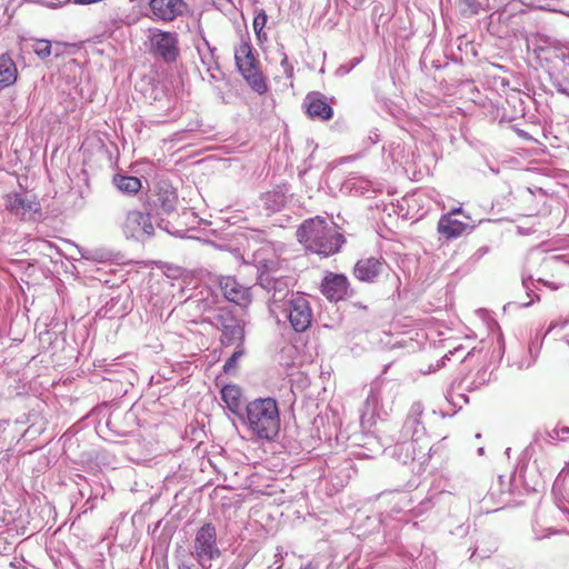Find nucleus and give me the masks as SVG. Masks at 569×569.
I'll list each match as a JSON object with an SVG mask.
<instances>
[{
  "label": "nucleus",
  "instance_id": "obj_1",
  "mask_svg": "<svg viewBox=\"0 0 569 569\" xmlns=\"http://www.w3.org/2000/svg\"><path fill=\"white\" fill-rule=\"evenodd\" d=\"M298 239L307 250L325 257L336 253L345 242L343 236L320 217L306 220L298 230Z\"/></svg>",
  "mask_w": 569,
  "mask_h": 569
},
{
  "label": "nucleus",
  "instance_id": "obj_2",
  "mask_svg": "<svg viewBox=\"0 0 569 569\" xmlns=\"http://www.w3.org/2000/svg\"><path fill=\"white\" fill-rule=\"evenodd\" d=\"M246 412V422L252 436L263 440H272L278 436L280 415L274 399H256L247 405Z\"/></svg>",
  "mask_w": 569,
  "mask_h": 569
},
{
  "label": "nucleus",
  "instance_id": "obj_3",
  "mask_svg": "<svg viewBox=\"0 0 569 569\" xmlns=\"http://www.w3.org/2000/svg\"><path fill=\"white\" fill-rule=\"evenodd\" d=\"M220 556L216 528L206 523L196 533L189 560L182 561L179 569H221Z\"/></svg>",
  "mask_w": 569,
  "mask_h": 569
},
{
  "label": "nucleus",
  "instance_id": "obj_4",
  "mask_svg": "<svg viewBox=\"0 0 569 569\" xmlns=\"http://www.w3.org/2000/svg\"><path fill=\"white\" fill-rule=\"evenodd\" d=\"M270 315L278 323L289 322L296 332H305L313 318L309 300L300 292L291 293V298H287V301L270 311Z\"/></svg>",
  "mask_w": 569,
  "mask_h": 569
},
{
  "label": "nucleus",
  "instance_id": "obj_5",
  "mask_svg": "<svg viewBox=\"0 0 569 569\" xmlns=\"http://www.w3.org/2000/svg\"><path fill=\"white\" fill-rule=\"evenodd\" d=\"M270 262L263 263L259 267V284L270 295L269 299V312L273 309H278L279 306L287 301V298H291L290 279L284 277L280 270L274 269Z\"/></svg>",
  "mask_w": 569,
  "mask_h": 569
},
{
  "label": "nucleus",
  "instance_id": "obj_6",
  "mask_svg": "<svg viewBox=\"0 0 569 569\" xmlns=\"http://www.w3.org/2000/svg\"><path fill=\"white\" fill-rule=\"evenodd\" d=\"M237 68L247 83L258 93L267 91V83L258 67V61L252 54V47L249 42L242 41L234 49Z\"/></svg>",
  "mask_w": 569,
  "mask_h": 569
},
{
  "label": "nucleus",
  "instance_id": "obj_7",
  "mask_svg": "<svg viewBox=\"0 0 569 569\" xmlns=\"http://www.w3.org/2000/svg\"><path fill=\"white\" fill-rule=\"evenodd\" d=\"M6 210L21 221H34L41 216V204L34 194L9 192L3 197Z\"/></svg>",
  "mask_w": 569,
  "mask_h": 569
},
{
  "label": "nucleus",
  "instance_id": "obj_8",
  "mask_svg": "<svg viewBox=\"0 0 569 569\" xmlns=\"http://www.w3.org/2000/svg\"><path fill=\"white\" fill-rule=\"evenodd\" d=\"M149 51L164 62H174L180 56L179 38L176 32L160 29L149 30Z\"/></svg>",
  "mask_w": 569,
  "mask_h": 569
},
{
  "label": "nucleus",
  "instance_id": "obj_9",
  "mask_svg": "<svg viewBox=\"0 0 569 569\" xmlns=\"http://www.w3.org/2000/svg\"><path fill=\"white\" fill-rule=\"evenodd\" d=\"M122 233L127 239L144 241L154 233V227L151 222L149 212L140 210H129L120 223Z\"/></svg>",
  "mask_w": 569,
  "mask_h": 569
},
{
  "label": "nucleus",
  "instance_id": "obj_10",
  "mask_svg": "<svg viewBox=\"0 0 569 569\" xmlns=\"http://www.w3.org/2000/svg\"><path fill=\"white\" fill-rule=\"evenodd\" d=\"M211 322L222 331L221 342L223 345H234L242 342L244 330L241 321L237 319L231 311L218 309L211 317Z\"/></svg>",
  "mask_w": 569,
  "mask_h": 569
},
{
  "label": "nucleus",
  "instance_id": "obj_11",
  "mask_svg": "<svg viewBox=\"0 0 569 569\" xmlns=\"http://www.w3.org/2000/svg\"><path fill=\"white\" fill-rule=\"evenodd\" d=\"M149 7L154 20L171 22L184 14L188 4L184 0H150Z\"/></svg>",
  "mask_w": 569,
  "mask_h": 569
},
{
  "label": "nucleus",
  "instance_id": "obj_12",
  "mask_svg": "<svg viewBox=\"0 0 569 569\" xmlns=\"http://www.w3.org/2000/svg\"><path fill=\"white\" fill-rule=\"evenodd\" d=\"M220 289L227 300L239 306H247L250 300L249 288L239 283L232 277H222L219 280Z\"/></svg>",
  "mask_w": 569,
  "mask_h": 569
},
{
  "label": "nucleus",
  "instance_id": "obj_13",
  "mask_svg": "<svg viewBox=\"0 0 569 569\" xmlns=\"http://www.w3.org/2000/svg\"><path fill=\"white\" fill-rule=\"evenodd\" d=\"M303 106L307 114L311 119L326 121L333 116L332 108L327 102L326 97L320 92L313 91L308 93L303 100Z\"/></svg>",
  "mask_w": 569,
  "mask_h": 569
},
{
  "label": "nucleus",
  "instance_id": "obj_14",
  "mask_svg": "<svg viewBox=\"0 0 569 569\" xmlns=\"http://www.w3.org/2000/svg\"><path fill=\"white\" fill-rule=\"evenodd\" d=\"M349 282L346 276L330 273L321 283V292L333 301H339L348 295Z\"/></svg>",
  "mask_w": 569,
  "mask_h": 569
},
{
  "label": "nucleus",
  "instance_id": "obj_15",
  "mask_svg": "<svg viewBox=\"0 0 569 569\" xmlns=\"http://www.w3.org/2000/svg\"><path fill=\"white\" fill-rule=\"evenodd\" d=\"M382 269L383 262L371 257L359 260L355 266L353 273L360 281L372 282Z\"/></svg>",
  "mask_w": 569,
  "mask_h": 569
},
{
  "label": "nucleus",
  "instance_id": "obj_16",
  "mask_svg": "<svg viewBox=\"0 0 569 569\" xmlns=\"http://www.w3.org/2000/svg\"><path fill=\"white\" fill-rule=\"evenodd\" d=\"M466 227V223L453 219L451 214H443L438 222V232L447 239H452L459 237Z\"/></svg>",
  "mask_w": 569,
  "mask_h": 569
},
{
  "label": "nucleus",
  "instance_id": "obj_17",
  "mask_svg": "<svg viewBox=\"0 0 569 569\" xmlns=\"http://www.w3.org/2000/svg\"><path fill=\"white\" fill-rule=\"evenodd\" d=\"M177 203L178 197L173 189L168 186L158 189L157 199L154 200L157 210L160 208L162 213L168 214L176 210Z\"/></svg>",
  "mask_w": 569,
  "mask_h": 569
},
{
  "label": "nucleus",
  "instance_id": "obj_18",
  "mask_svg": "<svg viewBox=\"0 0 569 569\" xmlns=\"http://www.w3.org/2000/svg\"><path fill=\"white\" fill-rule=\"evenodd\" d=\"M17 67L7 53L0 56V90L13 84L17 80Z\"/></svg>",
  "mask_w": 569,
  "mask_h": 569
},
{
  "label": "nucleus",
  "instance_id": "obj_19",
  "mask_svg": "<svg viewBox=\"0 0 569 569\" xmlns=\"http://www.w3.org/2000/svg\"><path fill=\"white\" fill-rule=\"evenodd\" d=\"M221 398L232 412H237L241 406V389L236 385H227L221 390Z\"/></svg>",
  "mask_w": 569,
  "mask_h": 569
},
{
  "label": "nucleus",
  "instance_id": "obj_20",
  "mask_svg": "<svg viewBox=\"0 0 569 569\" xmlns=\"http://www.w3.org/2000/svg\"><path fill=\"white\" fill-rule=\"evenodd\" d=\"M113 183L118 190L127 194H136L141 189V181L137 177L116 174Z\"/></svg>",
  "mask_w": 569,
  "mask_h": 569
},
{
  "label": "nucleus",
  "instance_id": "obj_21",
  "mask_svg": "<svg viewBox=\"0 0 569 569\" xmlns=\"http://www.w3.org/2000/svg\"><path fill=\"white\" fill-rule=\"evenodd\" d=\"M497 541L491 537H482L477 541L471 558L478 557L480 559L489 558L497 550Z\"/></svg>",
  "mask_w": 569,
  "mask_h": 569
},
{
  "label": "nucleus",
  "instance_id": "obj_22",
  "mask_svg": "<svg viewBox=\"0 0 569 569\" xmlns=\"http://www.w3.org/2000/svg\"><path fill=\"white\" fill-rule=\"evenodd\" d=\"M263 206L271 212L279 211L284 206V197L279 192H268L262 197Z\"/></svg>",
  "mask_w": 569,
  "mask_h": 569
},
{
  "label": "nucleus",
  "instance_id": "obj_23",
  "mask_svg": "<svg viewBox=\"0 0 569 569\" xmlns=\"http://www.w3.org/2000/svg\"><path fill=\"white\" fill-rule=\"evenodd\" d=\"M423 408L420 402H416L411 406L410 413L405 422V427H417L420 425L419 418L422 415Z\"/></svg>",
  "mask_w": 569,
  "mask_h": 569
},
{
  "label": "nucleus",
  "instance_id": "obj_24",
  "mask_svg": "<svg viewBox=\"0 0 569 569\" xmlns=\"http://www.w3.org/2000/svg\"><path fill=\"white\" fill-rule=\"evenodd\" d=\"M33 51L40 59H46L51 54V42L44 39L37 40Z\"/></svg>",
  "mask_w": 569,
  "mask_h": 569
},
{
  "label": "nucleus",
  "instance_id": "obj_25",
  "mask_svg": "<svg viewBox=\"0 0 569 569\" xmlns=\"http://www.w3.org/2000/svg\"><path fill=\"white\" fill-rule=\"evenodd\" d=\"M553 58L563 64V70L569 68V46H561L553 49Z\"/></svg>",
  "mask_w": 569,
  "mask_h": 569
},
{
  "label": "nucleus",
  "instance_id": "obj_26",
  "mask_svg": "<svg viewBox=\"0 0 569 569\" xmlns=\"http://www.w3.org/2000/svg\"><path fill=\"white\" fill-rule=\"evenodd\" d=\"M243 353H244V350L242 348H238L232 353V356L226 361V363L223 366V371L228 373V372H231L233 369H236L237 363H238L239 359L243 356Z\"/></svg>",
  "mask_w": 569,
  "mask_h": 569
},
{
  "label": "nucleus",
  "instance_id": "obj_27",
  "mask_svg": "<svg viewBox=\"0 0 569 569\" xmlns=\"http://www.w3.org/2000/svg\"><path fill=\"white\" fill-rule=\"evenodd\" d=\"M569 435V427H555L547 432L550 440H566Z\"/></svg>",
  "mask_w": 569,
  "mask_h": 569
},
{
  "label": "nucleus",
  "instance_id": "obj_28",
  "mask_svg": "<svg viewBox=\"0 0 569 569\" xmlns=\"http://www.w3.org/2000/svg\"><path fill=\"white\" fill-rule=\"evenodd\" d=\"M460 7L463 12L476 14L479 11L480 3L478 0H460Z\"/></svg>",
  "mask_w": 569,
  "mask_h": 569
},
{
  "label": "nucleus",
  "instance_id": "obj_29",
  "mask_svg": "<svg viewBox=\"0 0 569 569\" xmlns=\"http://www.w3.org/2000/svg\"><path fill=\"white\" fill-rule=\"evenodd\" d=\"M80 254L83 259H88V260H99V261H102L106 257V254L103 252H100V251H92V250H89V249H81L80 250Z\"/></svg>",
  "mask_w": 569,
  "mask_h": 569
},
{
  "label": "nucleus",
  "instance_id": "obj_30",
  "mask_svg": "<svg viewBox=\"0 0 569 569\" xmlns=\"http://www.w3.org/2000/svg\"><path fill=\"white\" fill-rule=\"evenodd\" d=\"M266 22H267V16L264 13H259L254 18L253 29H254V32L257 33L258 38H260V36H261V31L264 28Z\"/></svg>",
  "mask_w": 569,
  "mask_h": 569
},
{
  "label": "nucleus",
  "instance_id": "obj_31",
  "mask_svg": "<svg viewBox=\"0 0 569 569\" xmlns=\"http://www.w3.org/2000/svg\"><path fill=\"white\" fill-rule=\"evenodd\" d=\"M281 67H282V69H283V73H284L288 78H292V76H293V67L289 63V61H288V58H287L286 53H282Z\"/></svg>",
  "mask_w": 569,
  "mask_h": 569
},
{
  "label": "nucleus",
  "instance_id": "obj_32",
  "mask_svg": "<svg viewBox=\"0 0 569 569\" xmlns=\"http://www.w3.org/2000/svg\"><path fill=\"white\" fill-rule=\"evenodd\" d=\"M379 401V397H378V392L375 390V389H371L370 390V393L368 395L367 399H366V407H375Z\"/></svg>",
  "mask_w": 569,
  "mask_h": 569
},
{
  "label": "nucleus",
  "instance_id": "obj_33",
  "mask_svg": "<svg viewBox=\"0 0 569 569\" xmlns=\"http://www.w3.org/2000/svg\"><path fill=\"white\" fill-rule=\"evenodd\" d=\"M568 323H569V321H568V320L553 321V322H551V323H550V326H549V328H548V330H547L546 335H547V333H549V332H551V331H553V330H555V329H557V328H559V329H563Z\"/></svg>",
  "mask_w": 569,
  "mask_h": 569
},
{
  "label": "nucleus",
  "instance_id": "obj_34",
  "mask_svg": "<svg viewBox=\"0 0 569 569\" xmlns=\"http://www.w3.org/2000/svg\"><path fill=\"white\" fill-rule=\"evenodd\" d=\"M412 449H413L412 442H403L396 447V450H406L407 452H409Z\"/></svg>",
  "mask_w": 569,
  "mask_h": 569
},
{
  "label": "nucleus",
  "instance_id": "obj_35",
  "mask_svg": "<svg viewBox=\"0 0 569 569\" xmlns=\"http://www.w3.org/2000/svg\"><path fill=\"white\" fill-rule=\"evenodd\" d=\"M461 211H462L461 208H456V209H452L448 214H451V217H452L453 214L461 213Z\"/></svg>",
  "mask_w": 569,
  "mask_h": 569
},
{
  "label": "nucleus",
  "instance_id": "obj_36",
  "mask_svg": "<svg viewBox=\"0 0 569 569\" xmlns=\"http://www.w3.org/2000/svg\"><path fill=\"white\" fill-rule=\"evenodd\" d=\"M301 569H312L311 565H307L306 567L301 568Z\"/></svg>",
  "mask_w": 569,
  "mask_h": 569
},
{
  "label": "nucleus",
  "instance_id": "obj_37",
  "mask_svg": "<svg viewBox=\"0 0 569 569\" xmlns=\"http://www.w3.org/2000/svg\"><path fill=\"white\" fill-rule=\"evenodd\" d=\"M194 301L191 299L186 300V303H193Z\"/></svg>",
  "mask_w": 569,
  "mask_h": 569
}]
</instances>
